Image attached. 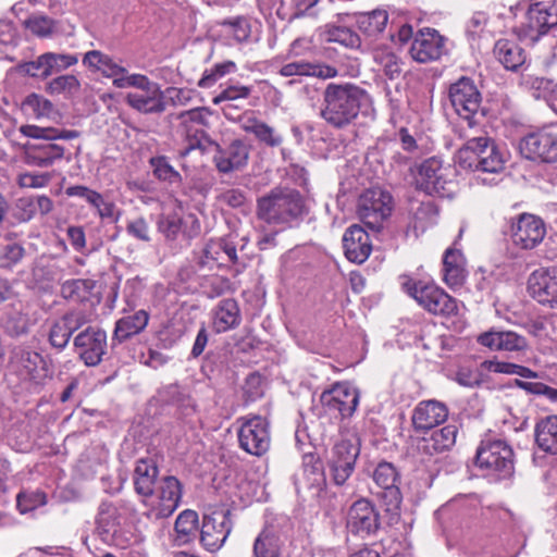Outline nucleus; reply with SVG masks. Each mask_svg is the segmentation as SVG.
<instances>
[{
    "label": "nucleus",
    "mask_w": 557,
    "mask_h": 557,
    "mask_svg": "<svg viewBox=\"0 0 557 557\" xmlns=\"http://www.w3.org/2000/svg\"><path fill=\"white\" fill-rule=\"evenodd\" d=\"M121 513L112 504L103 502L98 508L96 516V533L102 542L113 543L115 534L120 530Z\"/></svg>",
    "instance_id": "obj_33"
},
{
    "label": "nucleus",
    "mask_w": 557,
    "mask_h": 557,
    "mask_svg": "<svg viewBox=\"0 0 557 557\" xmlns=\"http://www.w3.org/2000/svg\"><path fill=\"white\" fill-rule=\"evenodd\" d=\"M158 231L168 242L189 244L200 233V223L194 214L163 213L157 222Z\"/></svg>",
    "instance_id": "obj_15"
},
{
    "label": "nucleus",
    "mask_w": 557,
    "mask_h": 557,
    "mask_svg": "<svg viewBox=\"0 0 557 557\" xmlns=\"http://www.w3.org/2000/svg\"><path fill=\"white\" fill-rule=\"evenodd\" d=\"M25 250L22 245L13 243L4 246L0 251V267L11 268L22 260Z\"/></svg>",
    "instance_id": "obj_58"
},
{
    "label": "nucleus",
    "mask_w": 557,
    "mask_h": 557,
    "mask_svg": "<svg viewBox=\"0 0 557 557\" xmlns=\"http://www.w3.org/2000/svg\"><path fill=\"white\" fill-rule=\"evenodd\" d=\"M240 310L235 299L221 300L213 312V327L216 333H224L239 325Z\"/></svg>",
    "instance_id": "obj_37"
},
{
    "label": "nucleus",
    "mask_w": 557,
    "mask_h": 557,
    "mask_svg": "<svg viewBox=\"0 0 557 557\" xmlns=\"http://www.w3.org/2000/svg\"><path fill=\"white\" fill-rule=\"evenodd\" d=\"M454 169L438 157H431L417 166L414 184L430 196H445L451 190Z\"/></svg>",
    "instance_id": "obj_5"
},
{
    "label": "nucleus",
    "mask_w": 557,
    "mask_h": 557,
    "mask_svg": "<svg viewBox=\"0 0 557 557\" xmlns=\"http://www.w3.org/2000/svg\"><path fill=\"white\" fill-rule=\"evenodd\" d=\"M373 60L389 79H395L401 74L403 62L392 49L387 47L375 48Z\"/></svg>",
    "instance_id": "obj_45"
},
{
    "label": "nucleus",
    "mask_w": 557,
    "mask_h": 557,
    "mask_svg": "<svg viewBox=\"0 0 557 557\" xmlns=\"http://www.w3.org/2000/svg\"><path fill=\"white\" fill-rule=\"evenodd\" d=\"M17 508L22 513L29 512L47 504V495L40 490L23 491L16 497Z\"/></svg>",
    "instance_id": "obj_52"
},
{
    "label": "nucleus",
    "mask_w": 557,
    "mask_h": 557,
    "mask_svg": "<svg viewBox=\"0 0 557 557\" xmlns=\"http://www.w3.org/2000/svg\"><path fill=\"white\" fill-rule=\"evenodd\" d=\"M149 321V313L146 310H138L133 314L119 319L113 332V341L122 343L144 331Z\"/></svg>",
    "instance_id": "obj_38"
},
{
    "label": "nucleus",
    "mask_w": 557,
    "mask_h": 557,
    "mask_svg": "<svg viewBox=\"0 0 557 557\" xmlns=\"http://www.w3.org/2000/svg\"><path fill=\"white\" fill-rule=\"evenodd\" d=\"M346 527L351 534L361 539L375 535L381 528V515L373 503L360 498L349 507Z\"/></svg>",
    "instance_id": "obj_16"
},
{
    "label": "nucleus",
    "mask_w": 557,
    "mask_h": 557,
    "mask_svg": "<svg viewBox=\"0 0 557 557\" xmlns=\"http://www.w3.org/2000/svg\"><path fill=\"white\" fill-rule=\"evenodd\" d=\"M158 467L152 459H140L134 470V487L141 496H152L158 476Z\"/></svg>",
    "instance_id": "obj_39"
},
{
    "label": "nucleus",
    "mask_w": 557,
    "mask_h": 557,
    "mask_svg": "<svg viewBox=\"0 0 557 557\" xmlns=\"http://www.w3.org/2000/svg\"><path fill=\"white\" fill-rule=\"evenodd\" d=\"M17 69L20 72L32 77H48L51 75L46 53L38 57L35 61L20 64Z\"/></svg>",
    "instance_id": "obj_57"
},
{
    "label": "nucleus",
    "mask_w": 557,
    "mask_h": 557,
    "mask_svg": "<svg viewBox=\"0 0 557 557\" xmlns=\"http://www.w3.org/2000/svg\"><path fill=\"white\" fill-rule=\"evenodd\" d=\"M198 530V515L196 511L186 509L175 520L172 541L175 546H184L190 543Z\"/></svg>",
    "instance_id": "obj_40"
},
{
    "label": "nucleus",
    "mask_w": 557,
    "mask_h": 557,
    "mask_svg": "<svg viewBox=\"0 0 557 557\" xmlns=\"http://www.w3.org/2000/svg\"><path fill=\"white\" fill-rule=\"evenodd\" d=\"M87 202L97 210L101 219L114 218L115 205L112 201L106 200L100 193L95 190Z\"/></svg>",
    "instance_id": "obj_61"
},
{
    "label": "nucleus",
    "mask_w": 557,
    "mask_h": 557,
    "mask_svg": "<svg viewBox=\"0 0 557 557\" xmlns=\"http://www.w3.org/2000/svg\"><path fill=\"white\" fill-rule=\"evenodd\" d=\"M90 289V283L87 280L73 278L61 284L60 295L67 300L78 301L86 297Z\"/></svg>",
    "instance_id": "obj_51"
},
{
    "label": "nucleus",
    "mask_w": 557,
    "mask_h": 557,
    "mask_svg": "<svg viewBox=\"0 0 557 557\" xmlns=\"http://www.w3.org/2000/svg\"><path fill=\"white\" fill-rule=\"evenodd\" d=\"M240 128L252 134L256 139L270 148L280 147L283 144V136L271 125L257 119L251 112L239 116Z\"/></svg>",
    "instance_id": "obj_31"
},
{
    "label": "nucleus",
    "mask_w": 557,
    "mask_h": 557,
    "mask_svg": "<svg viewBox=\"0 0 557 557\" xmlns=\"http://www.w3.org/2000/svg\"><path fill=\"white\" fill-rule=\"evenodd\" d=\"M79 89V82L74 75H61L49 82L47 91L51 95L72 94Z\"/></svg>",
    "instance_id": "obj_54"
},
{
    "label": "nucleus",
    "mask_w": 557,
    "mask_h": 557,
    "mask_svg": "<svg viewBox=\"0 0 557 557\" xmlns=\"http://www.w3.org/2000/svg\"><path fill=\"white\" fill-rule=\"evenodd\" d=\"M249 159V146L242 139H234L227 147L218 146L213 162L219 172L227 174L246 166Z\"/></svg>",
    "instance_id": "obj_26"
},
{
    "label": "nucleus",
    "mask_w": 557,
    "mask_h": 557,
    "mask_svg": "<svg viewBox=\"0 0 557 557\" xmlns=\"http://www.w3.org/2000/svg\"><path fill=\"white\" fill-rule=\"evenodd\" d=\"M278 74L283 77H317L320 79L334 78L338 75L335 66L323 62H309L304 59L294 60L285 63L278 70Z\"/></svg>",
    "instance_id": "obj_29"
},
{
    "label": "nucleus",
    "mask_w": 557,
    "mask_h": 557,
    "mask_svg": "<svg viewBox=\"0 0 557 557\" xmlns=\"http://www.w3.org/2000/svg\"><path fill=\"white\" fill-rule=\"evenodd\" d=\"M403 287L421 307L432 314L448 317L458 313L457 300L433 283L408 280L403 284Z\"/></svg>",
    "instance_id": "obj_6"
},
{
    "label": "nucleus",
    "mask_w": 557,
    "mask_h": 557,
    "mask_svg": "<svg viewBox=\"0 0 557 557\" xmlns=\"http://www.w3.org/2000/svg\"><path fill=\"white\" fill-rule=\"evenodd\" d=\"M494 55L508 71H518L527 60L525 51L516 41L499 39L494 46Z\"/></svg>",
    "instance_id": "obj_36"
},
{
    "label": "nucleus",
    "mask_w": 557,
    "mask_h": 557,
    "mask_svg": "<svg viewBox=\"0 0 557 557\" xmlns=\"http://www.w3.org/2000/svg\"><path fill=\"white\" fill-rule=\"evenodd\" d=\"M554 27H557V0H541L530 4L522 27L525 38L534 42Z\"/></svg>",
    "instance_id": "obj_14"
},
{
    "label": "nucleus",
    "mask_w": 557,
    "mask_h": 557,
    "mask_svg": "<svg viewBox=\"0 0 557 557\" xmlns=\"http://www.w3.org/2000/svg\"><path fill=\"white\" fill-rule=\"evenodd\" d=\"M83 64L92 71L100 72L107 78H112L116 88L121 79H126L131 75L123 65L100 50L86 52L83 57Z\"/></svg>",
    "instance_id": "obj_30"
},
{
    "label": "nucleus",
    "mask_w": 557,
    "mask_h": 557,
    "mask_svg": "<svg viewBox=\"0 0 557 557\" xmlns=\"http://www.w3.org/2000/svg\"><path fill=\"white\" fill-rule=\"evenodd\" d=\"M343 248L349 261L363 263L372 250L369 234L360 225L349 226L343 236Z\"/></svg>",
    "instance_id": "obj_27"
},
{
    "label": "nucleus",
    "mask_w": 557,
    "mask_h": 557,
    "mask_svg": "<svg viewBox=\"0 0 557 557\" xmlns=\"http://www.w3.org/2000/svg\"><path fill=\"white\" fill-rule=\"evenodd\" d=\"M46 59L49 64L50 73L65 70L77 63L78 59L74 54L47 52Z\"/></svg>",
    "instance_id": "obj_62"
},
{
    "label": "nucleus",
    "mask_w": 557,
    "mask_h": 557,
    "mask_svg": "<svg viewBox=\"0 0 557 557\" xmlns=\"http://www.w3.org/2000/svg\"><path fill=\"white\" fill-rule=\"evenodd\" d=\"M307 213L306 199L293 188L275 187L257 201V216L268 224L292 226Z\"/></svg>",
    "instance_id": "obj_3"
},
{
    "label": "nucleus",
    "mask_w": 557,
    "mask_h": 557,
    "mask_svg": "<svg viewBox=\"0 0 557 557\" xmlns=\"http://www.w3.org/2000/svg\"><path fill=\"white\" fill-rule=\"evenodd\" d=\"M535 443L548 454H557V416L541 419L535 425Z\"/></svg>",
    "instance_id": "obj_41"
},
{
    "label": "nucleus",
    "mask_w": 557,
    "mask_h": 557,
    "mask_svg": "<svg viewBox=\"0 0 557 557\" xmlns=\"http://www.w3.org/2000/svg\"><path fill=\"white\" fill-rule=\"evenodd\" d=\"M20 132L26 137L45 140H70L78 137V132L74 129H60L55 127H41L37 125H22L20 127Z\"/></svg>",
    "instance_id": "obj_46"
},
{
    "label": "nucleus",
    "mask_w": 557,
    "mask_h": 557,
    "mask_svg": "<svg viewBox=\"0 0 557 557\" xmlns=\"http://www.w3.org/2000/svg\"><path fill=\"white\" fill-rule=\"evenodd\" d=\"M198 265L202 269L213 270L223 265L221 244L216 239H210L198 257Z\"/></svg>",
    "instance_id": "obj_48"
},
{
    "label": "nucleus",
    "mask_w": 557,
    "mask_h": 557,
    "mask_svg": "<svg viewBox=\"0 0 557 557\" xmlns=\"http://www.w3.org/2000/svg\"><path fill=\"white\" fill-rule=\"evenodd\" d=\"M359 455V448L350 441L337 442L327 459V467L333 482L343 485L351 475Z\"/></svg>",
    "instance_id": "obj_19"
},
{
    "label": "nucleus",
    "mask_w": 557,
    "mask_h": 557,
    "mask_svg": "<svg viewBox=\"0 0 557 557\" xmlns=\"http://www.w3.org/2000/svg\"><path fill=\"white\" fill-rule=\"evenodd\" d=\"M154 176L170 184H180L182 182L181 174L174 170L164 156L152 157L149 161Z\"/></svg>",
    "instance_id": "obj_49"
},
{
    "label": "nucleus",
    "mask_w": 557,
    "mask_h": 557,
    "mask_svg": "<svg viewBox=\"0 0 557 557\" xmlns=\"http://www.w3.org/2000/svg\"><path fill=\"white\" fill-rule=\"evenodd\" d=\"M225 27V33L232 36L237 42L246 41L250 36V25L243 16L225 18L220 22Z\"/></svg>",
    "instance_id": "obj_53"
},
{
    "label": "nucleus",
    "mask_w": 557,
    "mask_h": 557,
    "mask_svg": "<svg viewBox=\"0 0 557 557\" xmlns=\"http://www.w3.org/2000/svg\"><path fill=\"white\" fill-rule=\"evenodd\" d=\"M445 52V38L432 28L421 29L414 36L409 53L419 63L438 60Z\"/></svg>",
    "instance_id": "obj_24"
},
{
    "label": "nucleus",
    "mask_w": 557,
    "mask_h": 557,
    "mask_svg": "<svg viewBox=\"0 0 557 557\" xmlns=\"http://www.w3.org/2000/svg\"><path fill=\"white\" fill-rule=\"evenodd\" d=\"M322 34L327 42L338 44L349 49L361 47L360 36L347 26L330 23L324 26Z\"/></svg>",
    "instance_id": "obj_44"
},
{
    "label": "nucleus",
    "mask_w": 557,
    "mask_h": 557,
    "mask_svg": "<svg viewBox=\"0 0 557 557\" xmlns=\"http://www.w3.org/2000/svg\"><path fill=\"white\" fill-rule=\"evenodd\" d=\"M239 424L237 436L239 447L246 453L260 457L264 455L271 444L270 424L265 418L249 414L237 419Z\"/></svg>",
    "instance_id": "obj_8"
},
{
    "label": "nucleus",
    "mask_w": 557,
    "mask_h": 557,
    "mask_svg": "<svg viewBox=\"0 0 557 557\" xmlns=\"http://www.w3.org/2000/svg\"><path fill=\"white\" fill-rule=\"evenodd\" d=\"M26 164L38 168H49L64 156V147L57 144L32 145L23 144Z\"/></svg>",
    "instance_id": "obj_32"
},
{
    "label": "nucleus",
    "mask_w": 557,
    "mask_h": 557,
    "mask_svg": "<svg viewBox=\"0 0 557 557\" xmlns=\"http://www.w3.org/2000/svg\"><path fill=\"white\" fill-rule=\"evenodd\" d=\"M521 154L533 162L557 163V133L543 127L523 136L519 144Z\"/></svg>",
    "instance_id": "obj_11"
},
{
    "label": "nucleus",
    "mask_w": 557,
    "mask_h": 557,
    "mask_svg": "<svg viewBox=\"0 0 557 557\" xmlns=\"http://www.w3.org/2000/svg\"><path fill=\"white\" fill-rule=\"evenodd\" d=\"M218 242L221 244L223 265L227 263H237L239 260L237 255V236L228 235L226 237L218 238Z\"/></svg>",
    "instance_id": "obj_60"
},
{
    "label": "nucleus",
    "mask_w": 557,
    "mask_h": 557,
    "mask_svg": "<svg viewBox=\"0 0 557 557\" xmlns=\"http://www.w3.org/2000/svg\"><path fill=\"white\" fill-rule=\"evenodd\" d=\"M394 209L392 195L382 188L364 190L358 200L360 221L371 231L379 232Z\"/></svg>",
    "instance_id": "obj_7"
},
{
    "label": "nucleus",
    "mask_w": 557,
    "mask_h": 557,
    "mask_svg": "<svg viewBox=\"0 0 557 557\" xmlns=\"http://www.w3.org/2000/svg\"><path fill=\"white\" fill-rule=\"evenodd\" d=\"M448 417V408L435 399L420 401L412 411V425L417 432L430 431L444 423Z\"/></svg>",
    "instance_id": "obj_25"
},
{
    "label": "nucleus",
    "mask_w": 557,
    "mask_h": 557,
    "mask_svg": "<svg viewBox=\"0 0 557 557\" xmlns=\"http://www.w3.org/2000/svg\"><path fill=\"white\" fill-rule=\"evenodd\" d=\"M35 214L33 197H22L16 200L13 210V218L17 222H28L35 216Z\"/></svg>",
    "instance_id": "obj_59"
},
{
    "label": "nucleus",
    "mask_w": 557,
    "mask_h": 557,
    "mask_svg": "<svg viewBox=\"0 0 557 557\" xmlns=\"http://www.w3.org/2000/svg\"><path fill=\"white\" fill-rule=\"evenodd\" d=\"M320 401L327 412L347 418L352 416L358 407L359 393L347 383H335L321 394Z\"/></svg>",
    "instance_id": "obj_20"
},
{
    "label": "nucleus",
    "mask_w": 557,
    "mask_h": 557,
    "mask_svg": "<svg viewBox=\"0 0 557 557\" xmlns=\"http://www.w3.org/2000/svg\"><path fill=\"white\" fill-rule=\"evenodd\" d=\"M281 541L274 530L263 529L253 543L255 557H280Z\"/></svg>",
    "instance_id": "obj_47"
},
{
    "label": "nucleus",
    "mask_w": 557,
    "mask_h": 557,
    "mask_svg": "<svg viewBox=\"0 0 557 557\" xmlns=\"http://www.w3.org/2000/svg\"><path fill=\"white\" fill-rule=\"evenodd\" d=\"M25 26L39 37H47L53 33L54 21L45 15H33L25 21Z\"/></svg>",
    "instance_id": "obj_56"
},
{
    "label": "nucleus",
    "mask_w": 557,
    "mask_h": 557,
    "mask_svg": "<svg viewBox=\"0 0 557 557\" xmlns=\"http://www.w3.org/2000/svg\"><path fill=\"white\" fill-rule=\"evenodd\" d=\"M478 343L496 351H521L528 347L525 337L512 331L491 329L476 338Z\"/></svg>",
    "instance_id": "obj_28"
},
{
    "label": "nucleus",
    "mask_w": 557,
    "mask_h": 557,
    "mask_svg": "<svg viewBox=\"0 0 557 557\" xmlns=\"http://www.w3.org/2000/svg\"><path fill=\"white\" fill-rule=\"evenodd\" d=\"M528 292L539 304L557 309V269L534 270L528 278Z\"/></svg>",
    "instance_id": "obj_21"
},
{
    "label": "nucleus",
    "mask_w": 557,
    "mask_h": 557,
    "mask_svg": "<svg viewBox=\"0 0 557 557\" xmlns=\"http://www.w3.org/2000/svg\"><path fill=\"white\" fill-rule=\"evenodd\" d=\"M219 202L226 205L231 208H242L247 202L246 194L236 188L226 189L218 196Z\"/></svg>",
    "instance_id": "obj_64"
},
{
    "label": "nucleus",
    "mask_w": 557,
    "mask_h": 557,
    "mask_svg": "<svg viewBox=\"0 0 557 557\" xmlns=\"http://www.w3.org/2000/svg\"><path fill=\"white\" fill-rule=\"evenodd\" d=\"M73 349L86 367L98 366L108 349L106 331L99 326L88 325L74 336Z\"/></svg>",
    "instance_id": "obj_12"
},
{
    "label": "nucleus",
    "mask_w": 557,
    "mask_h": 557,
    "mask_svg": "<svg viewBox=\"0 0 557 557\" xmlns=\"http://www.w3.org/2000/svg\"><path fill=\"white\" fill-rule=\"evenodd\" d=\"M211 110L206 107H199L191 110L183 111L174 119L180 122L181 132L187 137H197L202 134L205 128L209 126V116Z\"/></svg>",
    "instance_id": "obj_35"
},
{
    "label": "nucleus",
    "mask_w": 557,
    "mask_h": 557,
    "mask_svg": "<svg viewBox=\"0 0 557 557\" xmlns=\"http://www.w3.org/2000/svg\"><path fill=\"white\" fill-rule=\"evenodd\" d=\"M546 235L543 220L534 214L522 213L511 225V238L522 249H533L542 243Z\"/></svg>",
    "instance_id": "obj_23"
},
{
    "label": "nucleus",
    "mask_w": 557,
    "mask_h": 557,
    "mask_svg": "<svg viewBox=\"0 0 557 557\" xmlns=\"http://www.w3.org/2000/svg\"><path fill=\"white\" fill-rule=\"evenodd\" d=\"M467 277L465 258L460 250L448 248L443 258V280L450 288L461 286Z\"/></svg>",
    "instance_id": "obj_34"
},
{
    "label": "nucleus",
    "mask_w": 557,
    "mask_h": 557,
    "mask_svg": "<svg viewBox=\"0 0 557 557\" xmlns=\"http://www.w3.org/2000/svg\"><path fill=\"white\" fill-rule=\"evenodd\" d=\"M149 507L147 516L150 519L159 520L170 517L180 506L182 498V484L172 475L162 478L152 496H147Z\"/></svg>",
    "instance_id": "obj_10"
},
{
    "label": "nucleus",
    "mask_w": 557,
    "mask_h": 557,
    "mask_svg": "<svg viewBox=\"0 0 557 557\" xmlns=\"http://www.w3.org/2000/svg\"><path fill=\"white\" fill-rule=\"evenodd\" d=\"M387 22L388 13L381 9L358 13L356 15L357 27L367 37H376L382 34Z\"/></svg>",
    "instance_id": "obj_43"
},
{
    "label": "nucleus",
    "mask_w": 557,
    "mask_h": 557,
    "mask_svg": "<svg viewBox=\"0 0 557 557\" xmlns=\"http://www.w3.org/2000/svg\"><path fill=\"white\" fill-rule=\"evenodd\" d=\"M237 70L236 63L233 61H224L214 64L210 70H206L202 77L198 82L200 88H209L213 86L220 78Z\"/></svg>",
    "instance_id": "obj_50"
},
{
    "label": "nucleus",
    "mask_w": 557,
    "mask_h": 557,
    "mask_svg": "<svg viewBox=\"0 0 557 557\" xmlns=\"http://www.w3.org/2000/svg\"><path fill=\"white\" fill-rule=\"evenodd\" d=\"M24 106L30 109L37 117L48 115L52 110V103L36 94L27 96Z\"/></svg>",
    "instance_id": "obj_63"
},
{
    "label": "nucleus",
    "mask_w": 557,
    "mask_h": 557,
    "mask_svg": "<svg viewBox=\"0 0 557 557\" xmlns=\"http://www.w3.org/2000/svg\"><path fill=\"white\" fill-rule=\"evenodd\" d=\"M371 109L372 98L366 89L351 83H330L322 94L320 116L330 126L343 129Z\"/></svg>",
    "instance_id": "obj_2"
},
{
    "label": "nucleus",
    "mask_w": 557,
    "mask_h": 557,
    "mask_svg": "<svg viewBox=\"0 0 557 557\" xmlns=\"http://www.w3.org/2000/svg\"><path fill=\"white\" fill-rule=\"evenodd\" d=\"M457 426L446 425L434 431L430 437L422 440L421 448L429 455H434L449 449L456 442Z\"/></svg>",
    "instance_id": "obj_42"
},
{
    "label": "nucleus",
    "mask_w": 557,
    "mask_h": 557,
    "mask_svg": "<svg viewBox=\"0 0 557 557\" xmlns=\"http://www.w3.org/2000/svg\"><path fill=\"white\" fill-rule=\"evenodd\" d=\"M372 479L380 491L376 496L384 503L386 511H396L403 502V495L399 490V473L395 466L387 461L380 462L373 473Z\"/></svg>",
    "instance_id": "obj_18"
},
{
    "label": "nucleus",
    "mask_w": 557,
    "mask_h": 557,
    "mask_svg": "<svg viewBox=\"0 0 557 557\" xmlns=\"http://www.w3.org/2000/svg\"><path fill=\"white\" fill-rule=\"evenodd\" d=\"M135 88L125 96V102L143 114H160L166 109L164 92L158 83L150 81L143 74H131L121 79L117 88Z\"/></svg>",
    "instance_id": "obj_4"
},
{
    "label": "nucleus",
    "mask_w": 557,
    "mask_h": 557,
    "mask_svg": "<svg viewBox=\"0 0 557 557\" xmlns=\"http://www.w3.org/2000/svg\"><path fill=\"white\" fill-rule=\"evenodd\" d=\"M92 321L91 314L83 309H73L54 320L48 332L50 346L62 351L69 345L72 335Z\"/></svg>",
    "instance_id": "obj_17"
},
{
    "label": "nucleus",
    "mask_w": 557,
    "mask_h": 557,
    "mask_svg": "<svg viewBox=\"0 0 557 557\" xmlns=\"http://www.w3.org/2000/svg\"><path fill=\"white\" fill-rule=\"evenodd\" d=\"M252 92V86L244 85H228L219 95H216L212 102L220 104L222 102H231L239 99H247Z\"/></svg>",
    "instance_id": "obj_55"
},
{
    "label": "nucleus",
    "mask_w": 557,
    "mask_h": 557,
    "mask_svg": "<svg viewBox=\"0 0 557 557\" xmlns=\"http://www.w3.org/2000/svg\"><path fill=\"white\" fill-rule=\"evenodd\" d=\"M232 531L231 512L215 511L205 516L200 531V542L210 552L218 550Z\"/></svg>",
    "instance_id": "obj_22"
},
{
    "label": "nucleus",
    "mask_w": 557,
    "mask_h": 557,
    "mask_svg": "<svg viewBox=\"0 0 557 557\" xmlns=\"http://www.w3.org/2000/svg\"><path fill=\"white\" fill-rule=\"evenodd\" d=\"M448 99L461 119L459 125L463 146L456 153V162L465 170L498 173L504 168V157L495 143L480 128L478 120L481 92L469 77H460L448 89Z\"/></svg>",
    "instance_id": "obj_1"
},
{
    "label": "nucleus",
    "mask_w": 557,
    "mask_h": 557,
    "mask_svg": "<svg viewBox=\"0 0 557 557\" xmlns=\"http://www.w3.org/2000/svg\"><path fill=\"white\" fill-rule=\"evenodd\" d=\"M476 465L498 474L509 476L513 471V451L504 441L482 442L475 456Z\"/></svg>",
    "instance_id": "obj_13"
},
{
    "label": "nucleus",
    "mask_w": 557,
    "mask_h": 557,
    "mask_svg": "<svg viewBox=\"0 0 557 557\" xmlns=\"http://www.w3.org/2000/svg\"><path fill=\"white\" fill-rule=\"evenodd\" d=\"M9 366L22 380L35 384H44L52 376V369L46 358L28 347H15L10 355Z\"/></svg>",
    "instance_id": "obj_9"
}]
</instances>
